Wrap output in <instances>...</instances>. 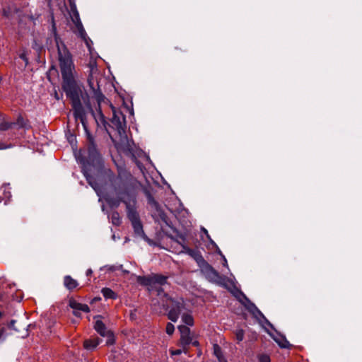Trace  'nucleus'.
I'll return each mask as SVG.
<instances>
[{
	"mask_svg": "<svg viewBox=\"0 0 362 362\" xmlns=\"http://www.w3.org/2000/svg\"><path fill=\"white\" fill-rule=\"evenodd\" d=\"M52 30L57 47L58 60L62 76V88L66 93V97L71 100L75 119L81 121L86 132L88 151L87 161L93 165L99 164L101 160V156L97 148L94 137L86 126V114L81 102L82 90L77 84L73 74L74 66L72 56L64 42L57 35L54 21Z\"/></svg>",
	"mask_w": 362,
	"mask_h": 362,
	"instance_id": "f257e3e1",
	"label": "nucleus"
},
{
	"mask_svg": "<svg viewBox=\"0 0 362 362\" xmlns=\"http://www.w3.org/2000/svg\"><path fill=\"white\" fill-rule=\"evenodd\" d=\"M110 195L107 199L112 207L121 203L126 208L136 205V194L141 183L124 166L117 165V174L109 176Z\"/></svg>",
	"mask_w": 362,
	"mask_h": 362,
	"instance_id": "f03ea898",
	"label": "nucleus"
},
{
	"mask_svg": "<svg viewBox=\"0 0 362 362\" xmlns=\"http://www.w3.org/2000/svg\"><path fill=\"white\" fill-rule=\"evenodd\" d=\"M99 74H96L93 69H91V73L88 78V86L91 90V93L93 95V98L95 99L98 103V107L96 108V113L94 112L91 104L88 99L87 101H85V99L81 94V98L84 100L86 105L87 108L89 110L93 117L95 118L96 122L98 124L100 121L103 124H105V117L103 113L101 104L104 103L107 105L112 112V123L115 126L118 132L121 134L122 133H125L126 129V122H125V117L123 114L117 110V109L112 105V104L110 102V100L105 98V96L103 94L100 86V81L98 79Z\"/></svg>",
	"mask_w": 362,
	"mask_h": 362,
	"instance_id": "7ed1b4c3",
	"label": "nucleus"
},
{
	"mask_svg": "<svg viewBox=\"0 0 362 362\" xmlns=\"http://www.w3.org/2000/svg\"><path fill=\"white\" fill-rule=\"evenodd\" d=\"M156 212L153 216L155 221L158 222L161 227V229L164 231V226H168L170 228L172 229L173 233L170 234L168 232H165L166 235L170 238V239L175 240L176 243L180 244L183 250L190 256H194L195 254V251L193 249L189 248L186 245V237L184 234L180 233L173 226L172 222L170 221V218L168 217L167 214L160 209V207H158L156 209Z\"/></svg>",
	"mask_w": 362,
	"mask_h": 362,
	"instance_id": "20e7f679",
	"label": "nucleus"
},
{
	"mask_svg": "<svg viewBox=\"0 0 362 362\" xmlns=\"http://www.w3.org/2000/svg\"><path fill=\"white\" fill-rule=\"evenodd\" d=\"M157 291L158 295L163 293L160 300L163 309L165 311L168 310V318L175 322L178 320L182 310L185 309V303L184 298H173L168 293H164L162 288H158Z\"/></svg>",
	"mask_w": 362,
	"mask_h": 362,
	"instance_id": "39448f33",
	"label": "nucleus"
},
{
	"mask_svg": "<svg viewBox=\"0 0 362 362\" xmlns=\"http://www.w3.org/2000/svg\"><path fill=\"white\" fill-rule=\"evenodd\" d=\"M127 216L131 221L134 232L136 235L146 238V235L143 230V225L140 220L139 214L136 210V205L127 207Z\"/></svg>",
	"mask_w": 362,
	"mask_h": 362,
	"instance_id": "423d86ee",
	"label": "nucleus"
},
{
	"mask_svg": "<svg viewBox=\"0 0 362 362\" xmlns=\"http://www.w3.org/2000/svg\"><path fill=\"white\" fill-rule=\"evenodd\" d=\"M168 277L160 274H153L148 276H136V281L141 286L153 288L158 284L163 286L167 284Z\"/></svg>",
	"mask_w": 362,
	"mask_h": 362,
	"instance_id": "0eeeda50",
	"label": "nucleus"
},
{
	"mask_svg": "<svg viewBox=\"0 0 362 362\" xmlns=\"http://www.w3.org/2000/svg\"><path fill=\"white\" fill-rule=\"evenodd\" d=\"M178 329L180 332L179 345L182 347L183 352L187 354L193 336L191 334L190 329L186 325H180Z\"/></svg>",
	"mask_w": 362,
	"mask_h": 362,
	"instance_id": "6e6552de",
	"label": "nucleus"
},
{
	"mask_svg": "<svg viewBox=\"0 0 362 362\" xmlns=\"http://www.w3.org/2000/svg\"><path fill=\"white\" fill-rule=\"evenodd\" d=\"M94 329L100 336L107 337V345L110 346L115 343L114 333L107 329L103 321L99 320H96L94 325Z\"/></svg>",
	"mask_w": 362,
	"mask_h": 362,
	"instance_id": "1a4fd4ad",
	"label": "nucleus"
},
{
	"mask_svg": "<svg viewBox=\"0 0 362 362\" xmlns=\"http://www.w3.org/2000/svg\"><path fill=\"white\" fill-rule=\"evenodd\" d=\"M201 270L206 275V276L211 279H215L218 277V273L205 261L202 257Z\"/></svg>",
	"mask_w": 362,
	"mask_h": 362,
	"instance_id": "9d476101",
	"label": "nucleus"
},
{
	"mask_svg": "<svg viewBox=\"0 0 362 362\" xmlns=\"http://www.w3.org/2000/svg\"><path fill=\"white\" fill-rule=\"evenodd\" d=\"M246 303L244 304L245 308L255 317H263L264 318V315L261 313V311L257 308V307L249 299L247 296L243 294Z\"/></svg>",
	"mask_w": 362,
	"mask_h": 362,
	"instance_id": "9b49d317",
	"label": "nucleus"
},
{
	"mask_svg": "<svg viewBox=\"0 0 362 362\" xmlns=\"http://www.w3.org/2000/svg\"><path fill=\"white\" fill-rule=\"evenodd\" d=\"M76 21L75 22V24H76V27L77 28V29L78 30L79 35H80L81 37L84 40L86 45L88 47V49H90V44L92 43V41L90 40V38H88L87 37L86 31L83 29V25L79 20L78 13L76 14Z\"/></svg>",
	"mask_w": 362,
	"mask_h": 362,
	"instance_id": "f8f14e48",
	"label": "nucleus"
},
{
	"mask_svg": "<svg viewBox=\"0 0 362 362\" xmlns=\"http://www.w3.org/2000/svg\"><path fill=\"white\" fill-rule=\"evenodd\" d=\"M69 305L73 309L76 310H81L84 313H89L90 308L88 305L82 304L81 303L77 302L74 298H71L69 301Z\"/></svg>",
	"mask_w": 362,
	"mask_h": 362,
	"instance_id": "ddd939ff",
	"label": "nucleus"
},
{
	"mask_svg": "<svg viewBox=\"0 0 362 362\" xmlns=\"http://www.w3.org/2000/svg\"><path fill=\"white\" fill-rule=\"evenodd\" d=\"M101 339L99 337H94L86 339L83 341V347L87 350H93L100 344Z\"/></svg>",
	"mask_w": 362,
	"mask_h": 362,
	"instance_id": "4468645a",
	"label": "nucleus"
},
{
	"mask_svg": "<svg viewBox=\"0 0 362 362\" xmlns=\"http://www.w3.org/2000/svg\"><path fill=\"white\" fill-rule=\"evenodd\" d=\"M14 125L13 122H8L4 114L0 113V132H5L11 129Z\"/></svg>",
	"mask_w": 362,
	"mask_h": 362,
	"instance_id": "2eb2a0df",
	"label": "nucleus"
},
{
	"mask_svg": "<svg viewBox=\"0 0 362 362\" xmlns=\"http://www.w3.org/2000/svg\"><path fill=\"white\" fill-rule=\"evenodd\" d=\"M213 353L214 355L216 357L218 362H228L227 359L223 354L221 347L218 344H214L213 345Z\"/></svg>",
	"mask_w": 362,
	"mask_h": 362,
	"instance_id": "dca6fc26",
	"label": "nucleus"
},
{
	"mask_svg": "<svg viewBox=\"0 0 362 362\" xmlns=\"http://www.w3.org/2000/svg\"><path fill=\"white\" fill-rule=\"evenodd\" d=\"M64 286L69 291H72L76 288L78 284L76 280L74 279L71 276H65L64 278Z\"/></svg>",
	"mask_w": 362,
	"mask_h": 362,
	"instance_id": "f3484780",
	"label": "nucleus"
},
{
	"mask_svg": "<svg viewBox=\"0 0 362 362\" xmlns=\"http://www.w3.org/2000/svg\"><path fill=\"white\" fill-rule=\"evenodd\" d=\"M101 293L107 299H115L117 297V293L110 288H103Z\"/></svg>",
	"mask_w": 362,
	"mask_h": 362,
	"instance_id": "a211bd4d",
	"label": "nucleus"
},
{
	"mask_svg": "<svg viewBox=\"0 0 362 362\" xmlns=\"http://www.w3.org/2000/svg\"><path fill=\"white\" fill-rule=\"evenodd\" d=\"M274 339L281 348L289 349L291 347V344H290V343L284 336L281 337L280 338H274Z\"/></svg>",
	"mask_w": 362,
	"mask_h": 362,
	"instance_id": "6ab92c4d",
	"label": "nucleus"
},
{
	"mask_svg": "<svg viewBox=\"0 0 362 362\" xmlns=\"http://www.w3.org/2000/svg\"><path fill=\"white\" fill-rule=\"evenodd\" d=\"M14 124L18 125L20 128H27L29 124V120L24 118L21 115H19L17 117L16 122H13Z\"/></svg>",
	"mask_w": 362,
	"mask_h": 362,
	"instance_id": "aec40b11",
	"label": "nucleus"
},
{
	"mask_svg": "<svg viewBox=\"0 0 362 362\" xmlns=\"http://www.w3.org/2000/svg\"><path fill=\"white\" fill-rule=\"evenodd\" d=\"M112 223L115 226H119L122 223L119 214L117 211H113L110 215Z\"/></svg>",
	"mask_w": 362,
	"mask_h": 362,
	"instance_id": "412c9836",
	"label": "nucleus"
},
{
	"mask_svg": "<svg viewBox=\"0 0 362 362\" xmlns=\"http://www.w3.org/2000/svg\"><path fill=\"white\" fill-rule=\"evenodd\" d=\"M145 194L146 195L148 202L149 204L155 207L156 209L160 207L158 203L155 200L152 194L148 190H145Z\"/></svg>",
	"mask_w": 362,
	"mask_h": 362,
	"instance_id": "4be33fe9",
	"label": "nucleus"
},
{
	"mask_svg": "<svg viewBox=\"0 0 362 362\" xmlns=\"http://www.w3.org/2000/svg\"><path fill=\"white\" fill-rule=\"evenodd\" d=\"M10 196V192L6 191V188L3 186H0V203L2 201L6 202V200L9 199Z\"/></svg>",
	"mask_w": 362,
	"mask_h": 362,
	"instance_id": "5701e85b",
	"label": "nucleus"
},
{
	"mask_svg": "<svg viewBox=\"0 0 362 362\" xmlns=\"http://www.w3.org/2000/svg\"><path fill=\"white\" fill-rule=\"evenodd\" d=\"M182 320L185 325L188 326H192L194 325V318L190 314H183L182 316Z\"/></svg>",
	"mask_w": 362,
	"mask_h": 362,
	"instance_id": "b1692460",
	"label": "nucleus"
},
{
	"mask_svg": "<svg viewBox=\"0 0 362 362\" xmlns=\"http://www.w3.org/2000/svg\"><path fill=\"white\" fill-rule=\"evenodd\" d=\"M244 330L242 329H237L235 332V339L238 341V342H240L243 340L244 339Z\"/></svg>",
	"mask_w": 362,
	"mask_h": 362,
	"instance_id": "393cba45",
	"label": "nucleus"
},
{
	"mask_svg": "<svg viewBox=\"0 0 362 362\" xmlns=\"http://www.w3.org/2000/svg\"><path fill=\"white\" fill-rule=\"evenodd\" d=\"M259 362H271L270 357L268 354H262L258 356Z\"/></svg>",
	"mask_w": 362,
	"mask_h": 362,
	"instance_id": "a878e982",
	"label": "nucleus"
},
{
	"mask_svg": "<svg viewBox=\"0 0 362 362\" xmlns=\"http://www.w3.org/2000/svg\"><path fill=\"white\" fill-rule=\"evenodd\" d=\"M174 331H175L174 325L170 322H168L166 325V327H165L166 333L169 335H171L173 334Z\"/></svg>",
	"mask_w": 362,
	"mask_h": 362,
	"instance_id": "bb28decb",
	"label": "nucleus"
},
{
	"mask_svg": "<svg viewBox=\"0 0 362 362\" xmlns=\"http://www.w3.org/2000/svg\"><path fill=\"white\" fill-rule=\"evenodd\" d=\"M122 150L124 152L132 153L133 148H132V145L130 144V143L128 141H127V145L123 146Z\"/></svg>",
	"mask_w": 362,
	"mask_h": 362,
	"instance_id": "cd10ccee",
	"label": "nucleus"
},
{
	"mask_svg": "<svg viewBox=\"0 0 362 362\" xmlns=\"http://www.w3.org/2000/svg\"><path fill=\"white\" fill-rule=\"evenodd\" d=\"M183 351V349H175V350H170V354L172 356H177V355H180L182 354V352Z\"/></svg>",
	"mask_w": 362,
	"mask_h": 362,
	"instance_id": "c85d7f7f",
	"label": "nucleus"
},
{
	"mask_svg": "<svg viewBox=\"0 0 362 362\" xmlns=\"http://www.w3.org/2000/svg\"><path fill=\"white\" fill-rule=\"evenodd\" d=\"M20 58L22 59L23 61H25V64H28V59L26 57V54L25 53H21L20 55H19Z\"/></svg>",
	"mask_w": 362,
	"mask_h": 362,
	"instance_id": "c756f323",
	"label": "nucleus"
},
{
	"mask_svg": "<svg viewBox=\"0 0 362 362\" xmlns=\"http://www.w3.org/2000/svg\"><path fill=\"white\" fill-rule=\"evenodd\" d=\"M5 333H6V328L4 327H2L0 329V340L1 339V338H3L4 337Z\"/></svg>",
	"mask_w": 362,
	"mask_h": 362,
	"instance_id": "7c9ffc66",
	"label": "nucleus"
},
{
	"mask_svg": "<svg viewBox=\"0 0 362 362\" xmlns=\"http://www.w3.org/2000/svg\"><path fill=\"white\" fill-rule=\"evenodd\" d=\"M11 145H6V144L3 142H0V150L6 149L7 148H9Z\"/></svg>",
	"mask_w": 362,
	"mask_h": 362,
	"instance_id": "2f4dec72",
	"label": "nucleus"
},
{
	"mask_svg": "<svg viewBox=\"0 0 362 362\" xmlns=\"http://www.w3.org/2000/svg\"><path fill=\"white\" fill-rule=\"evenodd\" d=\"M85 176L86 177V179H87V180H88V183H89L91 186H93V182H92V177H91L90 176L87 175H85Z\"/></svg>",
	"mask_w": 362,
	"mask_h": 362,
	"instance_id": "473e14b6",
	"label": "nucleus"
},
{
	"mask_svg": "<svg viewBox=\"0 0 362 362\" xmlns=\"http://www.w3.org/2000/svg\"><path fill=\"white\" fill-rule=\"evenodd\" d=\"M191 344L194 346H199V342L197 340H194L193 341V338L192 339V342Z\"/></svg>",
	"mask_w": 362,
	"mask_h": 362,
	"instance_id": "72a5a7b5",
	"label": "nucleus"
},
{
	"mask_svg": "<svg viewBox=\"0 0 362 362\" xmlns=\"http://www.w3.org/2000/svg\"><path fill=\"white\" fill-rule=\"evenodd\" d=\"M80 311L81 310H74V311H73L74 315L76 316V317H80L81 316Z\"/></svg>",
	"mask_w": 362,
	"mask_h": 362,
	"instance_id": "f704fd0d",
	"label": "nucleus"
},
{
	"mask_svg": "<svg viewBox=\"0 0 362 362\" xmlns=\"http://www.w3.org/2000/svg\"><path fill=\"white\" fill-rule=\"evenodd\" d=\"M93 274V271L91 269H88L87 271H86V276H91V274Z\"/></svg>",
	"mask_w": 362,
	"mask_h": 362,
	"instance_id": "c9c22d12",
	"label": "nucleus"
},
{
	"mask_svg": "<svg viewBox=\"0 0 362 362\" xmlns=\"http://www.w3.org/2000/svg\"><path fill=\"white\" fill-rule=\"evenodd\" d=\"M4 316V313L0 311V320Z\"/></svg>",
	"mask_w": 362,
	"mask_h": 362,
	"instance_id": "e433bc0d",
	"label": "nucleus"
},
{
	"mask_svg": "<svg viewBox=\"0 0 362 362\" xmlns=\"http://www.w3.org/2000/svg\"><path fill=\"white\" fill-rule=\"evenodd\" d=\"M110 173H111L110 175H111L112 174H113V173H112V170H110ZM109 176H110V175H108V177H109Z\"/></svg>",
	"mask_w": 362,
	"mask_h": 362,
	"instance_id": "4c0bfd02",
	"label": "nucleus"
}]
</instances>
